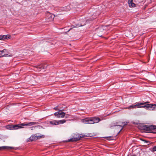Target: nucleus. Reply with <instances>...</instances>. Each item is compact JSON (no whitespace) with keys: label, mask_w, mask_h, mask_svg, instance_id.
I'll return each mask as SVG.
<instances>
[{"label":"nucleus","mask_w":156,"mask_h":156,"mask_svg":"<svg viewBox=\"0 0 156 156\" xmlns=\"http://www.w3.org/2000/svg\"><path fill=\"white\" fill-rule=\"evenodd\" d=\"M128 3L130 7H134L136 6V5L133 2V0H129Z\"/></svg>","instance_id":"11"},{"label":"nucleus","mask_w":156,"mask_h":156,"mask_svg":"<svg viewBox=\"0 0 156 156\" xmlns=\"http://www.w3.org/2000/svg\"><path fill=\"white\" fill-rule=\"evenodd\" d=\"M37 123L35 122H30L27 123H24L21 124V125L23 126H30L36 124Z\"/></svg>","instance_id":"9"},{"label":"nucleus","mask_w":156,"mask_h":156,"mask_svg":"<svg viewBox=\"0 0 156 156\" xmlns=\"http://www.w3.org/2000/svg\"><path fill=\"white\" fill-rule=\"evenodd\" d=\"M70 116V115L69 114H67L65 116V117L66 118H68Z\"/></svg>","instance_id":"22"},{"label":"nucleus","mask_w":156,"mask_h":156,"mask_svg":"<svg viewBox=\"0 0 156 156\" xmlns=\"http://www.w3.org/2000/svg\"><path fill=\"white\" fill-rule=\"evenodd\" d=\"M127 123H125V124L124 125V126H125V125H127Z\"/></svg>","instance_id":"29"},{"label":"nucleus","mask_w":156,"mask_h":156,"mask_svg":"<svg viewBox=\"0 0 156 156\" xmlns=\"http://www.w3.org/2000/svg\"><path fill=\"white\" fill-rule=\"evenodd\" d=\"M37 68H38L39 69H44V67H43L42 65L41 64V65H40L37 66Z\"/></svg>","instance_id":"20"},{"label":"nucleus","mask_w":156,"mask_h":156,"mask_svg":"<svg viewBox=\"0 0 156 156\" xmlns=\"http://www.w3.org/2000/svg\"><path fill=\"white\" fill-rule=\"evenodd\" d=\"M64 110L61 108H60L59 111L56 112L54 113V115L58 118H63L65 117L66 113L62 112Z\"/></svg>","instance_id":"2"},{"label":"nucleus","mask_w":156,"mask_h":156,"mask_svg":"<svg viewBox=\"0 0 156 156\" xmlns=\"http://www.w3.org/2000/svg\"><path fill=\"white\" fill-rule=\"evenodd\" d=\"M11 38V36L9 35H0V40H4L5 39H10Z\"/></svg>","instance_id":"8"},{"label":"nucleus","mask_w":156,"mask_h":156,"mask_svg":"<svg viewBox=\"0 0 156 156\" xmlns=\"http://www.w3.org/2000/svg\"><path fill=\"white\" fill-rule=\"evenodd\" d=\"M156 129V126H147L146 125H144L143 126V130L147 131V132L149 131H151L152 130Z\"/></svg>","instance_id":"3"},{"label":"nucleus","mask_w":156,"mask_h":156,"mask_svg":"<svg viewBox=\"0 0 156 156\" xmlns=\"http://www.w3.org/2000/svg\"><path fill=\"white\" fill-rule=\"evenodd\" d=\"M55 16V15L53 14H51L50 13H47L45 18L46 22H49L52 21Z\"/></svg>","instance_id":"5"},{"label":"nucleus","mask_w":156,"mask_h":156,"mask_svg":"<svg viewBox=\"0 0 156 156\" xmlns=\"http://www.w3.org/2000/svg\"><path fill=\"white\" fill-rule=\"evenodd\" d=\"M92 118L94 124L98 123L101 121V119L97 117H93Z\"/></svg>","instance_id":"12"},{"label":"nucleus","mask_w":156,"mask_h":156,"mask_svg":"<svg viewBox=\"0 0 156 156\" xmlns=\"http://www.w3.org/2000/svg\"><path fill=\"white\" fill-rule=\"evenodd\" d=\"M131 156H136V155H132Z\"/></svg>","instance_id":"30"},{"label":"nucleus","mask_w":156,"mask_h":156,"mask_svg":"<svg viewBox=\"0 0 156 156\" xmlns=\"http://www.w3.org/2000/svg\"><path fill=\"white\" fill-rule=\"evenodd\" d=\"M8 55V54H5L3 55H2V56H0V57H3V56H7Z\"/></svg>","instance_id":"27"},{"label":"nucleus","mask_w":156,"mask_h":156,"mask_svg":"<svg viewBox=\"0 0 156 156\" xmlns=\"http://www.w3.org/2000/svg\"><path fill=\"white\" fill-rule=\"evenodd\" d=\"M121 130H120V131H119V132H120V131H121Z\"/></svg>","instance_id":"31"},{"label":"nucleus","mask_w":156,"mask_h":156,"mask_svg":"<svg viewBox=\"0 0 156 156\" xmlns=\"http://www.w3.org/2000/svg\"><path fill=\"white\" fill-rule=\"evenodd\" d=\"M45 137V136L44 135H42L41 136H37V138L38 139H39L41 138H44Z\"/></svg>","instance_id":"19"},{"label":"nucleus","mask_w":156,"mask_h":156,"mask_svg":"<svg viewBox=\"0 0 156 156\" xmlns=\"http://www.w3.org/2000/svg\"><path fill=\"white\" fill-rule=\"evenodd\" d=\"M66 120L65 119H63L58 121V125L62 124L66 122Z\"/></svg>","instance_id":"17"},{"label":"nucleus","mask_w":156,"mask_h":156,"mask_svg":"<svg viewBox=\"0 0 156 156\" xmlns=\"http://www.w3.org/2000/svg\"><path fill=\"white\" fill-rule=\"evenodd\" d=\"M152 130L151 131H149L148 132L152 133H154V134L156 133V131H155V132L153 131H152V130Z\"/></svg>","instance_id":"25"},{"label":"nucleus","mask_w":156,"mask_h":156,"mask_svg":"<svg viewBox=\"0 0 156 156\" xmlns=\"http://www.w3.org/2000/svg\"><path fill=\"white\" fill-rule=\"evenodd\" d=\"M7 51V50L6 49H4L3 50H2L1 51H0V52H6Z\"/></svg>","instance_id":"26"},{"label":"nucleus","mask_w":156,"mask_h":156,"mask_svg":"<svg viewBox=\"0 0 156 156\" xmlns=\"http://www.w3.org/2000/svg\"><path fill=\"white\" fill-rule=\"evenodd\" d=\"M12 125H8L6 126L7 129H12Z\"/></svg>","instance_id":"18"},{"label":"nucleus","mask_w":156,"mask_h":156,"mask_svg":"<svg viewBox=\"0 0 156 156\" xmlns=\"http://www.w3.org/2000/svg\"><path fill=\"white\" fill-rule=\"evenodd\" d=\"M83 136L82 134H79L78 133H75L72 138L68 140L69 142L76 141L80 140L81 138L83 137Z\"/></svg>","instance_id":"1"},{"label":"nucleus","mask_w":156,"mask_h":156,"mask_svg":"<svg viewBox=\"0 0 156 156\" xmlns=\"http://www.w3.org/2000/svg\"><path fill=\"white\" fill-rule=\"evenodd\" d=\"M143 124H140L138 126V128L140 129L143 130Z\"/></svg>","instance_id":"21"},{"label":"nucleus","mask_w":156,"mask_h":156,"mask_svg":"<svg viewBox=\"0 0 156 156\" xmlns=\"http://www.w3.org/2000/svg\"><path fill=\"white\" fill-rule=\"evenodd\" d=\"M53 109H55V110H58V111H59V110L60 109V108L59 109H58V106H56V107H55V108H53Z\"/></svg>","instance_id":"23"},{"label":"nucleus","mask_w":156,"mask_h":156,"mask_svg":"<svg viewBox=\"0 0 156 156\" xmlns=\"http://www.w3.org/2000/svg\"><path fill=\"white\" fill-rule=\"evenodd\" d=\"M121 130H120V131H119V132H120V131H121Z\"/></svg>","instance_id":"32"},{"label":"nucleus","mask_w":156,"mask_h":156,"mask_svg":"<svg viewBox=\"0 0 156 156\" xmlns=\"http://www.w3.org/2000/svg\"><path fill=\"white\" fill-rule=\"evenodd\" d=\"M29 140L31 141L37 140V138L36 134L32 135V136H31L29 138Z\"/></svg>","instance_id":"13"},{"label":"nucleus","mask_w":156,"mask_h":156,"mask_svg":"<svg viewBox=\"0 0 156 156\" xmlns=\"http://www.w3.org/2000/svg\"><path fill=\"white\" fill-rule=\"evenodd\" d=\"M104 31V29L102 27H100L98 28V36L100 37H101V34H100V32H103Z\"/></svg>","instance_id":"16"},{"label":"nucleus","mask_w":156,"mask_h":156,"mask_svg":"<svg viewBox=\"0 0 156 156\" xmlns=\"http://www.w3.org/2000/svg\"><path fill=\"white\" fill-rule=\"evenodd\" d=\"M71 29H72V28H70V29H69V30L67 31V32H69V31L71 30Z\"/></svg>","instance_id":"28"},{"label":"nucleus","mask_w":156,"mask_h":156,"mask_svg":"<svg viewBox=\"0 0 156 156\" xmlns=\"http://www.w3.org/2000/svg\"><path fill=\"white\" fill-rule=\"evenodd\" d=\"M149 103V102L147 101L146 102H145L144 103H138L135 105H131L129 107H128V108H133L137 106H139L140 105H142V106L145 105H146L147 103ZM140 106H138V107L140 108Z\"/></svg>","instance_id":"7"},{"label":"nucleus","mask_w":156,"mask_h":156,"mask_svg":"<svg viewBox=\"0 0 156 156\" xmlns=\"http://www.w3.org/2000/svg\"><path fill=\"white\" fill-rule=\"evenodd\" d=\"M14 148L13 147H8V146H2V147H0V151L2 150H5V149H12Z\"/></svg>","instance_id":"10"},{"label":"nucleus","mask_w":156,"mask_h":156,"mask_svg":"<svg viewBox=\"0 0 156 156\" xmlns=\"http://www.w3.org/2000/svg\"><path fill=\"white\" fill-rule=\"evenodd\" d=\"M49 123L51 125H58V121L55 120H53L52 121H50L49 122Z\"/></svg>","instance_id":"14"},{"label":"nucleus","mask_w":156,"mask_h":156,"mask_svg":"<svg viewBox=\"0 0 156 156\" xmlns=\"http://www.w3.org/2000/svg\"><path fill=\"white\" fill-rule=\"evenodd\" d=\"M140 107H143L147 108H150L151 110H156V104H149V103H147L146 105H144L140 106Z\"/></svg>","instance_id":"4"},{"label":"nucleus","mask_w":156,"mask_h":156,"mask_svg":"<svg viewBox=\"0 0 156 156\" xmlns=\"http://www.w3.org/2000/svg\"><path fill=\"white\" fill-rule=\"evenodd\" d=\"M82 121L84 123L89 124H93L94 122H93V118H87L82 119Z\"/></svg>","instance_id":"6"},{"label":"nucleus","mask_w":156,"mask_h":156,"mask_svg":"<svg viewBox=\"0 0 156 156\" xmlns=\"http://www.w3.org/2000/svg\"><path fill=\"white\" fill-rule=\"evenodd\" d=\"M152 151H156V146H154L152 148Z\"/></svg>","instance_id":"24"},{"label":"nucleus","mask_w":156,"mask_h":156,"mask_svg":"<svg viewBox=\"0 0 156 156\" xmlns=\"http://www.w3.org/2000/svg\"><path fill=\"white\" fill-rule=\"evenodd\" d=\"M12 129H17L19 128H22V127L20 126H19L17 125H12Z\"/></svg>","instance_id":"15"}]
</instances>
